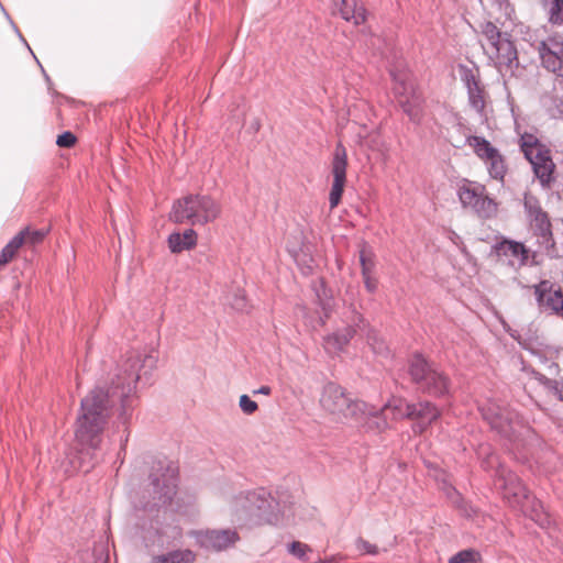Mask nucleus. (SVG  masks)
Wrapping results in <instances>:
<instances>
[{
  "instance_id": "nucleus-1",
  "label": "nucleus",
  "mask_w": 563,
  "mask_h": 563,
  "mask_svg": "<svg viewBox=\"0 0 563 563\" xmlns=\"http://www.w3.org/2000/svg\"><path fill=\"white\" fill-rule=\"evenodd\" d=\"M157 356L153 350H133L125 354L118 368L112 387H96L81 399L80 413L75 431L78 443L87 450H97L101 443V434L110 417V410L117 400L120 401V418L125 423L131 415L132 398L135 395L140 372L144 374L156 365Z\"/></svg>"
},
{
  "instance_id": "nucleus-2",
  "label": "nucleus",
  "mask_w": 563,
  "mask_h": 563,
  "mask_svg": "<svg viewBox=\"0 0 563 563\" xmlns=\"http://www.w3.org/2000/svg\"><path fill=\"white\" fill-rule=\"evenodd\" d=\"M233 509L240 519L254 525L282 526L295 517L292 503L277 500L264 488L239 495L234 499Z\"/></svg>"
},
{
  "instance_id": "nucleus-3",
  "label": "nucleus",
  "mask_w": 563,
  "mask_h": 563,
  "mask_svg": "<svg viewBox=\"0 0 563 563\" xmlns=\"http://www.w3.org/2000/svg\"><path fill=\"white\" fill-rule=\"evenodd\" d=\"M221 213L222 207L217 199L209 195L191 194L174 202L169 219L178 224L203 227L214 222Z\"/></svg>"
},
{
  "instance_id": "nucleus-4",
  "label": "nucleus",
  "mask_w": 563,
  "mask_h": 563,
  "mask_svg": "<svg viewBox=\"0 0 563 563\" xmlns=\"http://www.w3.org/2000/svg\"><path fill=\"white\" fill-rule=\"evenodd\" d=\"M484 37L482 44L484 53L501 75L512 74L518 66V54L514 42L507 33L493 22H485L481 26Z\"/></svg>"
},
{
  "instance_id": "nucleus-5",
  "label": "nucleus",
  "mask_w": 563,
  "mask_h": 563,
  "mask_svg": "<svg viewBox=\"0 0 563 563\" xmlns=\"http://www.w3.org/2000/svg\"><path fill=\"white\" fill-rule=\"evenodd\" d=\"M320 405L324 411L341 422H353L355 416L365 410L364 401L353 399L334 383H328L323 387Z\"/></svg>"
},
{
  "instance_id": "nucleus-6",
  "label": "nucleus",
  "mask_w": 563,
  "mask_h": 563,
  "mask_svg": "<svg viewBox=\"0 0 563 563\" xmlns=\"http://www.w3.org/2000/svg\"><path fill=\"white\" fill-rule=\"evenodd\" d=\"M521 148L526 158L532 165L540 184L543 187L549 186L555 167L549 148L541 144L534 135L527 133L521 135Z\"/></svg>"
},
{
  "instance_id": "nucleus-7",
  "label": "nucleus",
  "mask_w": 563,
  "mask_h": 563,
  "mask_svg": "<svg viewBox=\"0 0 563 563\" xmlns=\"http://www.w3.org/2000/svg\"><path fill=\"white\" fill-rule=\"evenodd\" d=\"M410 375L422 390L432 396H443L449 391L448 378L431 366L421 355H416L412 358Z\"/></svg>"
},
{
  "instance_id": "nucleus-8",
  "label": "nucleus",
  "mask_w": 563,
  "mask_h": 563,
  "mask_svg": "<svg viewBox=\"0 0 563 563\" xmlns=\"http://www.w3.org/2000/svg\"><path fill=\"white\" fill-rule=\"evenodd\" d=\"M390 75L394 79V92L399 98V104L413 122H420L422 118V97L415 89L413 82L407 74H396L393 70Z\"/></svg>"
},
{
  "instance_id": "nucleus-9",
  "label": "nucleus",
  "mask_w": 563,
  "mask_h": 563,
  "mask_svg": "<svg viewBox=\"0 0 563 563\" xmlns=\"http://www.w3.org/2000/svg\"><path fill=\"white\" fill-rule=\"evenodd\" d=\"M362 316L354 308H346L342 313L343 325L323 339L328 353H339L350 343L356 331L363 324Z\"/></svg>"
},
{
  "instance_id": "nucleus-10",
  "label": "nucleus",
  "mask_w": 563,
  "mask_h": 563,
  "mask_svg": "<svg viewBox=\"0 0 563 563\" xmlns=\"http://www.w3.org/2000/svg\"><path fill=\"white\" fill-rule=\"evenodd\" d=\"M161 474L152 475V486L154 489V501L152 505H144L143 508L147 509V507L155 508L169 504L173 497L176 494L177 487V467L169 463L166 466H161Z\"/></svg>"
},
{
  "instance_id": "nucleus-11",
  "label": "nucleus",
  "mask_w": 563,
  "mask_h": 563,
  "mask_svg": "<svg viewBox=\"0 0 563 563\" xmlns=\"http://www.w3.org/2000/svg\"><path fill=\"white\" fill-rule=\"evenodd\" d=\"M192 537L198 545L209 551H224L235 545L240 540V536L235 529H213L191 531Z\"/></svg>"
},
{
  "instance_id": "nucleus-12",
  "label": "nucleus",
  "mask_w": 563,
  "mask_h": 563,
  "mask_svg": "<svg viewBox=\"0 0 563 563\" xmlns=\"http://www.w3.org/2000/svg\"><path fill=\"white\" fill-rule=\"evenodd\" d=\"M495 484L511 507L518 508L529 499L527 489L519 477L504 465H498Z\"/></svg>"
},
{
  "instance_id": "nucleus-13",
  "label": "nucleus",
  "mask_w": 563,
  "mask_h": 563,
  "mask_svg": "<svg viewBox=\"0 0 563 563\" xmlns=\"http://www.w3.org/2000/svg\"><path fill=\"white\" fill-rule=\"evenodd\" d=\"M347 154L342 143L336 144L332 159L333 183L329 195L330 208L334 209L341 201L346 183Z\"/></svg>"
},
{
  "instance_id": "nucleus-14",
  "label": "nucleus",
  "mask_w": 563,
  "mask_h": 563,
  "mask_svg": "<svg viewBox=\"0 0 563 563\" xmlns=\"http://www.w3.org/2000/svg\"><path fill=\"white\" fill-rule=\"evenodd\" d=\"M525 209L530 219L531 227L536 233L543 240L547 247H553L551 223L548 214L542 210L540 202L531 195H526L523 200Z\"/></svg>"
},
{
  "instance_id": "nucleus-15",
  "label": "nucleus",
  "mask_w": 563,
  "mask_h": 563,
  "mask_svg": "<svg viewBox=\"0 0 563 563\" xmlns=\"http://www.w3.org/2000/svg\"><path fill=\"white\" fill-rule=\"evenodd\" d=\"M540 309L563 318V292L552 282L544 279L533 286Z\"/></svg>"
},
{
  "instance_id": "nucleus-16",
  "label": "nucleus",
  "mask_w": 563,
  "mask_h": 563,
  "mask_svg": "<svg viewBox=\"0 0 563 563\" xmlns=\"http://www.w3.org/2000/svg\"><path fill=\"white\" fill-rule=\"evenodd\" d=\"M499 256L507 257L511 266L522 267L529 263L530 257L534 261L536 254L531 253L523 243L504 240L496 245Z\"/></svg>"
},
{
  "instance_id": "nucleus-17",
  "label": "nucleus",
  "mask_w": 563,
  "mask_h": 563,
  "mask_svg": "<svg viewBox=\"0 0 563 563\" xmlns=\"http://www.w3.org/2000/svg\"><path fill=\"white\" fill-rule=\"evenodd\" d=\"M365 410L358 412L353 419L352 423L365 429L369 432H382L389 428L385 417V410L376 408L364 402Z\"/></svg>"
},
{
  "instance_id": "nucleus-18",
  "label": "nucleus",
  "mask_w": 563,
  "mask_h": 563,
  "mask_svg": "<svg viewBox=\"0 0 563 563\" xmlns=\"http://www.w3.org/2000/svg\"><path fill=\"white\" fill-rule=\"evenodd\" d=\"M483 418L498 430L500 433L508 435L515 431L514 421L505 415L504 410L496 404H488L481 408Z\"/></svg>"
},
{
  "instance_id": "nucleus-19",
  "label": "nucleus",
  "mask_w": 563,
  "mask_h": 563,
  "mask_svg": "<svg viewBox=\"0 0 563 563\" xmlns=\"http://www.w3.org/2000/svg\"><path fill=\"white\" fill-rule=\"evenodd\" d=\"M462 80L467 89L468 102L473 110L482 114L485 108V95L478 78L471 69H464Z\"/></svg>"
},
{
  "instance_id": "nucleus-20",
  "label": "nucleus",
  "mask_w": 563,
  "mask_h": 563,
  "mask_svg": "<svg viewBox=\"0 0 563 563\" xmlns=\"http://www.w3.org/2000/svg\"><path fill=\"white\" fill-rule=\"evenodd\" d=\"M411 411L412 416L410 419L417 420L413 424V432L416 433L423 432L428 426L440 416V410L428 401L413 404V409Z\"/></svg>"
},
{
  "instance_id": "nucleus-21",
  "label": "nucleus",
  "mask_w": 563,
  "mask_h": 563,
  "mask_svg": "<svg viewBox=\"0 0 563 563\" xmlns=\"http://www.w3.org/2000/svg\"><path fill=\"white\" fill-rule=\"evenodd\" d=\"M485 186L470 181L463 180L457 188V197L463 208L472 209L477 200L485 194Z\"/></svg>"
},
{
  "instance_id": "nucleus-22",
  "label": "nucleus",
  "mask_w": 563,
  "mask_h": 563,
  "mask_svg": "<svg viewBox=\"0 0 563 563\" xmlns=\"http://www.w3.org/2000/svg\"><path fill=\"white\" fill-rule=\"evenodd\" d=\"M198 234L194 229H186L183 233L174 232L168 236V247L173 253H181L197 245Z\"/></svg>"
},
{
  "instance_id": "nucleus-23",
  "label": "nucleus",
  "mask_w": 563,
  "mask_h": 563,
  "mask_svg": "<svg viewBox=\"0 0 563 563\" xmlns=\"http://www.w3.org/2000/svg\"><path fill=\"white\" fill-rule=\"evenodd\" d=\"M338 10L342 19L358 25L365 21V9L358 0H339Z\"/></svg>"
},
{
  "instance_id": "nucleus-24",
  "label": "nucleus",
  "mask_w": 563,
  "mask_h": 563,
  "mask_svg": "<svg viewBox=\"0 0 563 563\" xmlns=\"http://www.w3.org/2000/svg\"><path fill=\"white\" fill-rule=\"evenodd\" d=\"M518 508L541 528H547L550 525L549 515L536 498L529 496V499L525 500Z\"/></svg>"
},
{
  "instance_id": "nucleus-25",
  "label": "nucleus",
  "mask_w": 563,
  "mask_h": 563,
  "mask_svg": "<svg viewBox=\"0 0 563 563\" xmlns=\"http://www.w3.org/2000/svg\"><path fill=\"white\" fill-rule=\"evenodd\" d=\"M413 404H408L402 398L393 397L388 402H386L382 410L390 411L394 419H404L412 416Z\"/></svg>"
},
{
  "instance_id": "nucleus-26",
  "label": "nucleus",
  "mask_w": 563,
  "mask_h": 563,
  "mask_svg": "<svg viewBox=\"0 0 563 563\" xmlns=\"http://www.w3.org/2000/svg\"><path fill=\"white\" fill-rule=\"evenodd\" d=\"M196 554L191 550H175L154 556L152 563H194Z\"/></svg>"
},
{
  "instance_id": "nucleus-27",
  "label": "nucleus",
  "mask_w": 563,
  "mask_h": 563,
  "mask_svg": "<svg viewBox=\"0 0 563 563\" xmlns=\"http://www.w3.org/2000/svg\"><path fill=\"white\" fill-rule=\"evenodd\" d=\"M471 210L482 219H490L497 214L498 203L485 192Z\"/></svg>"
},
{
  "instance_id": "nucleus-28",
  "label": "nucleus",
  "mask_w": 563,
  "mask_h": 563,
  "mask_svg": "<svg viewBox=\"0 0 563 563\" xmlns=\"http://www.w3.org/2000/svg\"><path fill=\"white\" fill-rule=\"evenodd\" d=\"M466 143L473 148L475 154L484 161L492 158V156L498 152L486 139L481 136H468Z\"/></svg>"
},
{
  "instance_id": "nucleus-29",
  "label": "nucleus",
  "mask_w": 563,
  "mask_h": 563,
  "mask_svg": "<svg viewBox=\"0 0 563 563\" xmlns=\"http://www.w3.org/2000/svg\"><path fill=\"white\" fill-rule=\"evenodd\" d=\"M25 233L26 231H20L15 236H13L10 242L1 250L0 252V266L9 263L18 252V250L25 242Z\"/></svg>"
},
{
  "instance_id": "nucleus-30",
  "label": "nucleus",
  "mask_w": 563,
  "mask_h": 563,
  "mask_svg": "<svg viewBox=\"0 0 563 563\" xmlns=\"http://www.w3.org/2000/svg\"><path fill=\"white\" fill-rule=\"evenodd\" d=\"M542 65L550 71L556 73L563 67V53L538 49Z\"/></svg>"
},
{
  "instance_id": "nucleus-31",
  "label": "nucleus",
  "mask_w": 563,
  "mask_h": 563,
  "mask_svg": "<svg viewBox=\"0 0 563 563\" xmlns=\"http://www.w3.org/2000/svg\"><path fill=\"white\" fill-rule=\"evenodd\" d=\"M489 175L498 180H503L506 174V166L499 152H496L492 158L485 161Z\"/></svg>"
},
{
  "instance_id": "nucleus-32",
  "label": "nucleus",
  "mask_w": 563,
  "mask_h": 563,
  "mask_svg": "<svg viewBox=\"0 0 563 563\" xmlns=\"http://www.w3.org/2000/svg\"><path fill=\"white\" fill-rule=\"evenodd\" d=\"M548 8L549 20L554 24L563 23V0H544Z\"/></svg>"
},
{
  "instance_id": "nucleus-33",
  "label": "nucleus",
  "mask_w": 563,
  "mask_h": 563,
  "mask_svg": "<svg viewBox=\"0 0 563 563\" xmlns=\"http://www.w3.org/2000/svg\"><path fill=\"white\" fill-rule=\"evenodd\" d=\"M360 263L362 266V275L372 274L375 267L372 252L364 244L360 251Z\"/></svg>"
},
{
  "instance_id": "nucleus-34",
  "label": "nucleus",
  "mask_w": 563,
  "mask_h": 563,
  "mask_svg": "<svg viewBox=\"0 0 563 563\" xmlns=\"http://www.w3.org/2000/svg\"><path fill=\"white\" fill-rule=\"evenodd\" d=\"M538 49L553 51L563 53V40L560 36H550L539 44Z\"/></svg>"
},
{
  "instance_id": "nucleus-35",
  "label": "nucleus",
  "mask_w": 563,
  "mask_h": 563,
  "mask_svg": "<svg viewBox=\"0 0 563 563\" xmlns=\"http://www.w3.org/2000/svg\"><path fill=\"white\" fill-rule=\"evenodd\" d=\"M355 548L362 555H377L380 552L376 544L371 543L369 541L362 538H358L355 541Z\"/></svg>"
},
{
  "instance_id": "nucleus-36",
  "label": "nucleus",
  "mask_w": 563,
  "mask_h": 563,
  "mask_svg": "<svg viewBox=\"0 0 563 563\" xmlns=\"http://www.w3.org/2000/svg\"><path fill=\"white\" fill-rule=\"evenodd\" d=\"M239 407L245 415H252L258 408L257 404L254 400H252L247 395L240 396Z\"/></svg>"
},
{
  "instance_id": "nucleus-37",
  "label": "nucleus",
  "mask_w": 563,
  "mask_h": 563,
  "mask_svg": "<svg viewBox=\"0 0 563 563\" xmlns=\"http://www.w3.org/2000/svg\"><path fill=\"white\" fill-rule=\"evenodd\" d=\"M366 46L373 51L374 55H383L386 43L380 36L373 35L368 42H366Z\"/></svg>"
},
{
  "instance_id": "nucleus-38",
  "label": "nucleus",
  "mask_w": 563,
  "mask_h": 563,
  "mask_svg": "<svg viewBox=\"0 0 563 563\" xmlns=\"http://www.w3.org/2000/svg\"><path fill=\"white\" fill-rule=\"evenodd\" d=\"M534 375H536V378L542 385H544L549 390L553 391L555 395H558L559 391H561L563 389V387L559 386V383L556 380L550 379V378H548L544 375L539 374V373H534Z\"/></svg>"
},
{
  "instance_id": "nucleus-39",
  "label": "nucleus",
  "mask_w": 563,
  "mask_h": 563,
  "mask_svg": "<svg viewBox=\"0 0 563 563\" xmlns=\"http://www.w3.org/2000/svg\"><path fill=\"white\" fill-rule=\"evenodd\" d=\"M308 550V545L299 541H294L288 545V552L299 559H305Z\"/></svg>"
},
{
  "instance_id": "nucleus-40",
  "label": "nucleus",
  "mask_w": 563,
  "mask_h": 563,
  "mask_svg": "<svg viewBox=\"0 0 563 563\" xmlns=\"http://www.w3.org/2000/svg\"><path fill=\"white\" fill-rule=\"evenodd\" d=\"M368 343L371 344L374 353L376 354H384L387 351L386 343L376 334L368 335Z\"/></svg>"
},
{
  "instance_id": "nucleus-41",
  "label": "nucleus",
  "mask_w": 563,
  "mask_h": 563,
  "mask_svg": "<svg viewBox=\"0 0 563 563\" xmlns=\"http://www.w3.org/2000/svg\"><path fill=\"white\" fill-rule=\"evenodd\" d=\"M25 233V242L31 244L40 243L46 235L47 231L45 230H34L30 231L29 228L24 229Z\"/></svg>"
},
{
  "instance_id": "nucleus-42",
  "label": "nucleus",
  "mask_w": 563,
  "mask_h": 563,
  "mask_svg": "<svg viewBox=\"0 0 563 563\" xmlns=\"http://www.w3.org/2000/svg\"><path fill=\"white\" fill-rule=\"evenodd\" d=\"M475 552L471 550H464L450 559V563H467L474 560Z\"/></svg>"
},
{
  "instance_id": "nucleus-43",
  "label": "nucleus",
  "mask_w": 563,
  "mask_h": 563,
  "mask_svg": "<svg viewBox=\"0 0 563 563\" xmlns=\"http://www.w3.org/2000/svg\"><path fill=\"white\" fill-rule=\"evenodd\" d=\"M76 137L71 132H64L58 135L56 144L60 147H70L75 144Z\"/></svg>"
},
{
  "instance_id": "nucleus-44",
  "label": "nucleus",
  "mask_w": 563,
  "mask_h": 563,
  "mask_svg": "<svg viewBox=\"0 0 563 563\" xmlns=\"http://www.w3.org/2000/svg\"><path fill=\"white\" fill-rule=\"evenodd\" d=\"M446 496L454 503V504H459V501L461 500V496L460 494L456 492V489L451 486L450 484H444V487H443Z\"/></svg>"
},
{
  "instance_id": "nucleus-45",
  "label": "nucleus",
  "mask_w": 563,
  "mask_h": 563,
  "mask_svg": "<svg viewBox=\"0 0 563 563\" xmlns=\"http://www.w3.org/2000/svg\"><path fill=\"white\" fill-rule=\"evenodd\" d=\"M363 276V280H364V285H365V288L369 291V292H374L377 288V282L376 279H374L372 277V274H366V275H362Z\"/></svg>"
},
{
  "instance_id": "nucleus-46",
  "label": "nucleus",
  "mask_w": 563,
  "mask_h": 563,
  "mask_svg": "<svg viewBox=\"0 0 563 563\" xmlns=\"http://www.w3.org/2000/svg\"><path fill=\"white\" fill-rule=\"evenodd\" d=\"M494 2L498 5L499 10L504 11L507 16L510 15L512 9L508 0H494Z\"/></svg>"
},
{
  "instance_id": "nucleus-47",
  "label": "nucleus",
  "mask_w": 563,
  "mask_h": 563,
  "mask_svg": "<svg viewBox=\"0 0 563 563\" xmlns=\"http://www.w3.org/2000/svg\"><path fill=\"white\" fill-rule=\"evenodd\" d=\"M271 393H272V388L269 386H266V385L265 386H261L258 389L253 390L254 395L260 394V395L268 396V395H271Z\"/></svg>"
},
{
  "instance_id": "nucleus-48",
  "label": "nucleus",
  "mask_w": 563,
  "mask_h": 563,
  "mask_svg": "<svg viewBox=\"0 0 563 563\" xmlns=\"http://www.w3.org/2000/svg\"><path fill=\"white\" fill-rule=\"evenodd\" d=\"M311 272V266H307L305 269H302L303 274H309Z\"/></svg>"
},
{
  "instance_id": "nucleus-49",
  "label": "nucleus",
  "mask_w": 563,
  "mask_h": 563,
  "mask_svg": "<svg viewBox=\"0 0 563 563\" xmlns=\"http://www.w3.org/2000/svg\"><path fill=\"white\" fill-rule=\"evenodd\" d=\"M558 398L563 401V389L561 391H559V394L556 395Z\"/></svg>"
},
{
  "instance_id": "nucleus-50",
  "label": "nucleus",
  "mask_w": 563,
  "mask_h": 563,
  "mask_svg": "<svg viewBox=\"0 0 563 563\" xmlns=\"http://www.w3.org/2000/svg\"><path fill=\"white\" fill-rule=\"evenodd\" d=\"M81 468H82L84 472H88L89 471V467L81 466Z\"/></svg>"
}]
</instances>
